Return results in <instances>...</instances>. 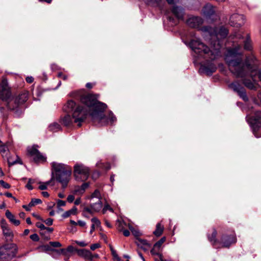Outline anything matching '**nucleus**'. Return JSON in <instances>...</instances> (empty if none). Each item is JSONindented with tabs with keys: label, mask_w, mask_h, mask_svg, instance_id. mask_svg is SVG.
<instances>
[{
	"label": "nucleus",
	"mask_w": 261,
	"mask_h": 261,
	"mask_svg": "<svg viewBox=\"0 0 261 261\" xmlns=\"http://www.w3.org/2000/svg\"><path fill=\"white\" fill-rule=\"evenodd\" d=\"M241 46L238 45L234 48H229L225 55V60L228 64L229 70L236 76L244 77L247 75V72H249L253 82L250 80L244 79V85L249 89L255 90L257 84L255 82L256 75L261 82V72L256 67L251 66L247 63L242 62L241 57V54L239 52Z\"/></svg>",
	"instance_id": "1"
},
{
	"label": "nucleus",
	"mask_w": 261,
	"mask_h": 261,
	"mask_svg": "<svg viewBox=\"0 0 261 261\" xmlns=\"http://www.w3.org/2000/svg\"><path fill=\"white\" fill-rule=\"evenodd\" d=\"M202 30L208 34L210 37L211 49H210L198 39H193L189 43V46L192 50L197 55V58L202 57L205 59L213 60L220 55L221 44L220 39L225 38L228 31L224 27L219 29L210 27H204Z\"/></svg>",
	"instance_id": "2"
},
{
	"label": "nucleus",
	"mask_w": 261,
	"mask_h": 261,
	"mask_svg": "<svg viewBox=\"0 0 261 261\" xmlns=\"http://www.w3.org/2000/svg\"><path fill=\"white\" fill-rule=\"evenodd\" d=\"M81 101L88 108V114L93 121L100 125L109 124H112L116 121V118L110 112L108 116H106L103 112L107 108V105L97 100V97L93 94H84L81 97Z\"/></svg>",
	"instance_id": "3"
},
{
	"label": "nucleus",
	"mask_w": 261,
	"mask_h": 261,
	"mask_svg": "<svg viewBox=\"0 0 261 261\" xmlns=\"http://www.w3.org/2000/svg\"><path fill=\"white\" fill-rule=\"evenodd\" d=\"M52 176L51 180L56 179L65 188L70 180L72 173L71 167L62 163L53 162L51 164Z\"/></svg>",
	"instance_id": "4"
},
{
	"label": "nucleus",
	"mask_w": 261,
	"mask_h": 261,
	"mask_svg": "<svg viewBox=\"0 0 261 261\" xmlns=\"http://www.w3.org/2000/svg\"><path fill=\"white\" fill-rule=\"evenodd\" d=\"M85 108H82L81 106H76V104L73 100H69L64 106L63 110L68 112H72V117L74 119V122L77 123L79 126H81L82 123L86 119L88 114V108L84 104Z\"/></svg>",
	"instance_id": "5"
},
{
	"label": "nucleus",
	"mask_w": 261,
	"mask_h": 261,
	"mask_svg": "<svg viewBox=\"0 0 261 261\" xmlns=\"http://www.w3.org/2000/svg\"><path fill=\"white\" fill-rule=\"evenodd\" d=\"M17 252V247L14 243L6 244L0 246V261H10Z\"/></svg>",
	"instance_id": "6"
},
{
	"label": "nucleus",
	"mask_w": 261,
	"mask_h": 261,
	"mask_svg": "<svg viewBox=\"0 0 261 261\" xmlns=\"http://www.w3.org/2000/svg\"><path fill=\"white\" fill-rule=\"evenodd\" d=\"M73 174L78 181L86 180L90 174V169L83 164H76L74 166Z\"/></svg>",
	"instance_id": "7"
},
{
	"label": "nucleus",
	"mask_w": 261,
	"mask_h": 261,
	"mask_svg": "<svg viewBox=\"0 0 261 261\" xmlns=\"http://www.w3.org/2000/svg\"><path fill=\"white\" fill-rule=\"evenodd\" d=\"M246 119L248 122L250 124V126L253 128V134L256 138L261 137V135H258L256 132V129L258 126L259 124H261V112L256 111L254 114V116L249 117L246 116Z\"/></svg>",
	"instance_id": "8"
},
{
	"label": "nucleus",
	"mask_w": 261,
	"mask_h": 261,
	"mask_svg": "<svg viewBox=\"0 0 261 261\" xmlns=\"http://www.w3.org/2000/svg\"><path fill=\"white\" fill-rule=\"evenodd\" d=\"M37 147L38 146L36 145L29 147L27 149L29 154L33 158L34 162L37 163L46 162V156L39 152Z\"/></svg>",
	"instance_id": "9"
},
{
	"label": "nucleus",
	"mask_w": 261,
	"mask_h": 261,
	"mask_svg": "<svg viewBox=\"0 0 261 261\" xmlns=\"http://www.w3.org/2000/svg\"><path fill=\"white\" fill-rule=\"evenodd\" d=\"M228 87L237 92L243 100L246 101L248 100L245 89L238 82L230 84Z\"/></svg>",
	"instance_id": "10"
},
{
	"label": "nucleus",
	"mask_w": 261,
	"mask_h": 261,
	"mask_svg": "<svg viewBox=\"0 0 261 261\" xmlns=\"http://www.w3.org/2000/svg\"><path fill=\"white\" fill-rule=\"evenodd\" d=\"M237 238L235 233L232 232L229 234L226 233L222 236L221 244L223 247H229L231 244L236 243Z\"/></svg>",
	"instance_id": "11"
},
{
	"label": "nucleus",
	"mask_w": 261,
	"mask_h": 261,
	"mask_svg": "<svg viewBox=\"0 0 261 261\" xmlns=\"http://www.w3.org/2000/svg\"><path fill=\"white\" fill-rule=\"evenodd\" d=\"M28 99V95L26 93H22L19 95L18 97L15 99V101L10 100L7 103V108L9 110H14L17 107L18 104L22 103L27 101Z\"/></svg>",
	"instance_id": "12"
},
{
	"label": "nucleus",
	"mask_w": 261,
	"mask_h": 261,
	"mask_svg": "<svg viewBox=\"0 0 261 261\" xmlns=\"http://www.w3.org/2000/svg\"><path fill=\"white\" fill-rule=\"evenodd\" d=\"M245 18L243 15L234 14L230 17L229 23L231 26L240 27L244 23Z\"/></svg>",
	"instance_id": "13"
},
{
	"label": "nucleus",
	"mask_w": 261,
	"mask_h": 261,
	"mask_svg": "<svg viewBox=\"0 0 261 261\" xmlns=\"http://www.w3.org/2000/svg\"><path fill=\"white\" fill-rule=\"evenodd\" d=\"M10 89L7 80L3 79L0 84V95L3 98H8L10 96Z\"/></svg>",
	"instance_id": "14"
},
{
	"label": "nucleus",
	"mask_w": 261,
	"mask_h": 261,
	"mask_svg": "<svg viewBox=\"0 0 261 261\" xmlns=\"http://www.w3.org/2000/svg\"><path fill=\"white\" fill-rule=\"evenodd\" d=\"M216 67L213 63H209L207 65H201L199 72L201 74H205L207 75H211L215 72Z\"/></svg>",
	"instance_id": "15"
},
{
	"label": "nucleus",
	"mask_w": 261,
	"mask_h": 261,
	"mask_svg": "<svg viewBox=\"0 0 261 261\" xmlns=\"http://www.w3.org/2000/svg\"><path fill=\"white\" fill-rule=\"evenodd\" d=\"M203 22L202 19L198 16H194L189 18L187 21V24L191 28H197Z\"/></svg>",
	"instance_id": "16"
},
{
	"label": "nucleus",
	"mask_w": 261,
	"mask_h": 261,
	"mask_svg": "<svg viewBox=\"0 0 261 261\" xmlns=\"http://www.w3.org/2000/svg\"><path fill=\"white\" fill-rule=\"evenodd\" d=\"M76 252L79 256L83 257L85 259L92 261L94 258V256L92 253L88 250L86 249H78L76 250Z\"/></svg>",
	"instance_id": "17"
},
{
	"label": "nucleus",
	"mask_w": 261,
	"mask_h": 261,
	"mask_svg": "<svg viewBox=\"0 0 261 261\" xmlns=\"http://www.w3.org/2000/svg\"><path fill=\"white\" fill-rule=\"evenodd\" d=\"M136 243L139 247L145 251L147 250L150 247V244L148 243L147 240L139 238H136Z\"/></svg>",
	"instance_id": "18"
},
{
	"label": "nucleus",
	"mask_w": 261,
	"mask_h": 261,
	"mask_svg": "<svg viewBox=\"0 0 261 261\" xmlns=\"http://www.w3.org/2000/svg\"><path fill=\"white\" fill-rule=\"evenodd\" d=\"M203 13L206 17H210L215 12L214 7L209 4H206L202 9Z\"/></svg>",
	"instance_id": "19"
},
{
	"label": "nucleus",
	"mask_w": 261,
	"mask_h": 261,
	"mask_svg": "<svg viewBox=\"0 0 261 261\" xmlns=\"http://www.w3.org/2000/svg\"><path fill=\"white\" fill-rule=\"evenodd\" d=\"M5 215L6 217L14 225L16 226L19 225L20 221L18 220H16L15 218V216L9 210L6 211Z\"/></svg>",
	"instance_id": "20"
},
{
	"label": "nucleus",
	"mask_w": 261,
	"mask_h": 261,
	"mask_svg": "<svg viewBox=\"0 0 261 261\" xmlns=\"http://www.w3.org/2000/svg\"><path fill=\"white\" fill-rule=\"evenodd\" d=\"M74 122V119L70 115H65L62 119V123L65 126H70Z\"/></svg>",
	"instance_id": "21"
},
{
	"label": "nucleus",
	"mask_w": 261,
	"mask_h": 261,
	"mask_svg": "<svg viewBox=\"0 0 261 261\" xmlns=\"http://www.w3.org/2000/svg\"><path fill=\"white\" fill-rule=\"evenodd\" d=\"M172 12L178 18H182L184 11L182 8L174 6L172 10Z\"/></svg>",
	"instance_id": "22"
},
{
	"label": "nucleus",
	"mask_w": 261,
	"mask_h": 261,
	"mask_svg": "<svg viewBox=\"0 0 261 261\" xmlns=\"http://www.w3.org/2000/svg\"><path fill=\"white\" fill-rule=\"evenodd\" d=\"M91 207L94 213L98 212L102 208V203L100 199H98L97 201L91 204Z\"/></svg>",
	"instance_id": "23"
},
{
	"label": "nucleus",
	"mask_w": 261,
	"mask_h": 261,
	"mask_svg": "<svg viewBox=\"0 0 261 261\" xmlns=\"http://www.w3.org/2000/svg\"><path fill=\"white\" fill-rule=\"evenodd\" d=\"M54 250L55 251V252H56L57 253H58L59 254H63L65 256H68L67 252L71 253V252H73L74 249V247L72 246H69L67 247L66 250H65L64 249H61L60 250Z\"/></svg>",
	"instance_id": "24"
},
{
	"label": "nucleus",
	"mask_w": 261,
	"mask_h": 261,
	"mask_svg": "<svg viewBox=\"0 0 261 261\" xmlns=\"http://www.w3.org/2000/svg\"><path fill=\"white\" fill-rule=\"evenodd\" d=\"M164 226L161 224V223H157L156 225V229L153 231V234L157 237H159L161 236L162 234L163 230H164Z\"/></svg>",
	"instance_id": "25"
},
{
	"label": "nucleus",
	"mask_w": 261,
	"mask_h": 261,
	"mask_svg": "<svg viewBox=\"0 0 261 261\" xmlns=\"http://www.w3.org/2000/svg\"><path fill=\"white\" fill-rule=\"evenodd\" d=\"M7 161L9 166H13L16 164H21V160L17 155L16 156L15 160L12 159V158L11 156L8 157Z\"/></svg>",
	"instance_id": "26"
},
{
	"label": "nucleus",
	"mask_w": 261,
	"mask_h": 261,
	"mask_svg": "<svg viewBox=\"0 0 261 261\" xmlns=\"http://www.w3.org/2000/svg\"><path fill=\"white\" fill-rule=\"evenodd\" d=\"M244 42V49L248 50H250L252 48L251 41L250 37L247 35L246 40Z\"/></svg>",
	"instance_id": "27"
},
{
	"label": "nucleus",
	"mask_w": 261,
	"mask_h": 261,
	"mask_svg": "<svg viewBox=\"0 0 261 261\" xmlns=\"http://www.w3.org/2000/svg\"><path fill=\"white\" fill-rule=\"evenodd\" d=\"M77 208L75 206L73 207L71 210L65 212L62 215L64 218H67L71 215H74L76 213Z\"/></svg>",
	"instance_id": "28"
},
{
	"label": "nucleus",
	"mask_w": 261,
	"mask_h": 261,
	"mask_svg": "<svg viewBox=\"0 0 261 261\" xmlns=\"http://www.w3.org/2000/svg\"><path fill=\"white\" fill-rule=\"evenodd\" d=\"M217 231L215 229H214L213 231V232L212 233V235L211 237H208V240L209 241L213 244L215 245L217 243V239H216V236H217Z\"/></svg>",
	"instance_id": "29"
},
{
	"label": "nucleus",
	"mask_w": 261,
	"mask_h": 261,
	"mask_svg": "<svg viewBox=\"0 0 261 261\" xmlns=\"http://www.w3.org/2000/svg\"><path fill=\"white\" fill-rule=\"evenodd\" d=\"M117 224L118 229L119 231H122L124 229L125 227H126L127 224L123 221L118 220L117 221Z\"/></svg>",
	"instance_id": "30"
},
{
	"label": "nucleus",
	"mask_w": 261,
	"mask_h": 261,
	"mask_svg": "<svg viewBox=\"0 0 261 261\" xmlns=\"http://www.w3.org/2000/svg\"><path fill=\"white\" fill-rule=\"evenodd\" d=\"M145 3L149 6H157L161 0H143Z\"/></svg>",
	"instance_id": "31"
},
{
	"label": "nucleus",
	"mask_w": 261,
	"mask_h": 261,
	"mask_svg": "<svg viewBox=\"0 0 261 261\" xmlns=\"http://www.w3.org/2000/svg\"><path fill=\"white\" fill-rule=\"evenodd\" d=\"M8 150V146L5 144H0V153L4 156Z\"/></svg>",
	"instance_id": "32"
},
{
	"label": "nucleus",
	"mask_w": 261,
	"mask_h": 261,
	"mask_svg": "<svg viewBox=\"0 0 261 261\" xmlns=\"http://www.w3.org/2000/svg\"><path fill=\"white\" fill-rule=\"evenodd\" d=\"M53 180H49V181L45 182H40L39 184H40L39 186V189L41 190H44L47 189V186L50 185Z\"/></svg>",
	"instance_id": "33"
},
{
	"label": "nucleus",
	"mask_w": 261,
	"mask_h": 261,
	"mask_svg": "<svg viewBox=\"0 0 261 261\" xmlns=\"http://www.w3.org/2000/svg\"><path fill=\"white\" fill-rule=\"evenodd\" d=\"M42 203V201L40 199L33 198L32 199L31 202L29 203L30 206H34L37 204H41Z\"/></svg>",
	"instance_id": "34"
},
{
	"label": "nucleus",
	"mask_w": 261,
	"mask_h": 261,
	"mask_svg": "<svg viewBox=\"0 0 261 261\" xmlns=\"http://www.w3.org/2000/svg\"><path fill=\"white\" fill-rule=\"evenodd\" d=\"M3 232L4 235L6 238H11L13 237V232L10 230V228L5 229L3 231Z\"/></svg>",
	"instance_id": "35"
},
{
	"label": "nucleus",
	"mask_w": 261,
	"mask_h": 261,
	"mask_svg": "<svg viewBox=\"0 0 261 261\" xmlns=\"http://www.w3.org/2000/svg\"><path fill=\"white\" fill-rule=\"evenodd\" d=\"M158 247H155L154 245L153 248L151 250L150 252L152 255H156L160 257V258H162V255L158 252Z\"/></svg>",
	"instance_id": "36"
},
{
	"label": "nucleus",
	"mask_w": 261,
	"mask_h": 261,
	"mask_svg": "<svg viewBox=\"0 0 261 261\" xmlns=\"http://www.w3.org/2000/svg\"><path fill=\"white\" fill-rule=\"evenodd\" d=\"M128 227H129V229L132 231V233L136 237L138 238L140 236V232L138 230H136L132 226H130L129 225H128Z\"/></svg>",
	"instance_id": "37"
},
{
	"label": "nucleus",
	"mask_w": 261,
	"mask_h": 261,
	"mask_svg": "<svg viewBox=\"0 0 261 261\" xmlns=\"http://www.w3.org/2000/svg\"><path fill=\"white\" fill-rule=\"evenodd\" d=\"M49 128L50 130L56 131L59 129L60 125L58 123H53L49 125Z\"/></svg>",
	"instance_id": "38"
},
{
	"label": "nucleus",
	"mask_w": 261,
	"mask_h": 261,
	"mask_svg": "<svg viewBox=\"0 0 261 261\" xmlns=\"http://www.w3.org/2000/svg\"><path fill=\"white\" fill-rule=\"evenodd\" d=\"M100 193L98 190H96L91 195V199L97 198L98 199L100 200Z\"/></svg>",
	"instance_id": "39"
},
{
	"label": "nucleus",
	"mask_w": 261,
	"mask_h": 261,
	"mask_svg": "<svg viewBox=\"0 0 261 261\" xmlns=\"http://www.w3.org/2000/svg\"><path fill=\"white\" fill-rule=\"evenodd\" d=\"M165 237L161 238L158 242L155 243V247H158V249H160L162 244L165 241Z\"/></svg>",
	"instance_id": "40"
},
{
	"label": "nucleus",
	"mask_w": 261,
	"mask_h": 261,
	"mask_svg": "<svg viewBox=\"0 0 261 261\" xmlns=\"http://www.w3.org/2000/svg\"><path fill=\"white\" fill-rule=\"evenodd\" d=\"M91 222L93 223L92 224H95V226L98 227L100 225V221L96 218L93 217L91 219Z\"/></svg>",
	"instance_id": "41"
},
{
	"label": "nucleus",
	"mask_w": 261,
	"mask_h": 261,
	"mask_svg": "<svg viewBox=\"0 0 261 261\" xmlns=\"http://www.w3.org/2000/svg\"><path fill=\"white\" fill-rule=\"evenodd\" d=\"M107 211H110L111 212H114L113 209L109 204H106L102 209L103 214H105Z\"/></svg>",
	"instance_id": "42"
},
{
	"label": "nucleus",
	"mask_w": 261,
	"mask_h": 261,
	"mask_svg": "<svg viewBox=\"0 0 261 261\" xmlns=\"http://www.w3.org/2000/svg\"><path fill=\"white\" fill-rule=\"evenodd\" d=\"M83 213H89L90 214H93V213H94V212L93 211L92 208L90 206V207H85L84 208Z\"/></svg>",
	"instance_id": "43"
},
{
	"label": "nucleus",
	"mask_w": 261,
	"mask_h": 261,
	"mask_svg": "<svg viewBox=\"0 0 261 261\" xmlns=\"http://www.w3.org/2000/svg\"><path fill=\"white\" fill-rule=\"evenodd\" d=\"M83 213H89L90 214H93V213H94V212L93 211L92 208L90 206V207H85L84 208Z\"/></svg>",
	"instance_id": "44"
},
{
	"label": "nucleus",
	"mask_w": 261,
	"mask_h": 261,
	"mask_svg": "<svg viewBox=\"0 0 261 261\" xmlns=\"http://www.w3.org/2000/svg\"><path fill=\"white\" fill-rule=\"evenodd\" d=\"M1 227H2L3 231L5 229L9 228L8 224L6 223V221L4 220H3L1 222Z\"/></svg>",
	"instance_id": "45"
},
{
	"label": "nucleus",
	"mask_w": 261,
	"mask_h": 261,
	"mask_svg": "<svg viewBox=\"0 0 261 261\" xmlns=\"http://www.w3.org/2000/svg\"><path fill=\"white\" fill-rule=\"evenodd\" d=\"M98 167L99 168H104L106 170H108L110 169V166L109 164H107L106 165H104L102 163H99L97 164Z\"/></svg>",
	"instance_id": "46"
},
{
	"label": "nucleus",
	"mask_w": 261,
	"mask_h": 261,
	"mask_svg": "<svg viewBox=\"0 0 261 261\" xmlns=\"http://www.w3.org/2000/svg\"><path fill=\"white\" fill-rule=\"evenodd\" d=\"M81 190L82 189L80 187H77L75 188L73 193L74 194L82 195L84 193V192H82Z\"/></svg>",
	"instance_id": "47"
},
{
	"label": "nucleus",
	"mask_w": 261,
	"mask_h": 261,
	"mask_svg": "<svg viewBox=\"0 0 261 261\" xmlns=\"http://www.w3.org/2000/svg\"><path fill=\"white\" fill-rule=\"evenodd\" d=\"M40 248H41L43 250L45 251H50V250L54 251V249H51L50 246L49 245H45L42 246L40 247ZM54 251H55L54 250Z\"/></svg>",
	"instance_id": "48"
},
{
	"label": "nucleus",
	"mask_w": 261,
	"mask_h": 261,
	"mask_svg": "<svg viewBox=\"0 0 261 261\" xmlns=\"http://www.w3.org/2000/svg\"><path fill=\"white\" fill-rule=\"evenodd\" d=\"M57 207L59 208L61 206H64L66 205V202L61 200H58L57 201Z\"/></svg>",
	"instance_id": "49"
},
{
	"label": "nucleus",
	"mask_w": 261,
	"mask_h": 261,
	"mask_svg": "<svg viewBox=\"0 0 261 261\" xmlns=\"http://www.w3.org/2000/svg\"><path fill=\"white\" fill-rule=\"evenodd\" d=\"M49 244L53 247H60L62 246L61 244L59 242H50Z\"/></svg>",
	"instance_id": "50"
},
{
	"label": "nucleus",
	"mask_w": 261,
	"mask_h": 261,
	"mask_svg": "<svg viewBox=\"0 0 261 261\" xmlns=\"http://www.w3.org/2000/svg\"><path fill=\"white\" fill-rule=\"evenodd\" d=\"M74 242L81 247H85L88 245V243H86L85 241H75Z\"/></svg>",
	"instance_id": "51"
},
{
	"label": "nucleus",
	"mask_w": 261,
	"mask_h": 261,
	"mask_svg": "<svg viewBox=\"0 0 261 261\" xmlns=\"http://www.w3.org/2000/svg\"><path fill=\"white\" fill-rule=\"evenodd\" d=\"M0 185L5 189H9L10 188V185L3 180H0Z\"/></svg>",
	"instance_id": "52"
},
{
	"label": "nucleus",
	"mask_w": 261,
	"mask_h": 261,
	"mask_svg": "<svg viewBox=\"0 0 261 261\" xmlns=\"http://www.w3.org/2000/svg\"><path fill=\"white\" fill-rule=\"evenodd\" d=\"M30 239L35 242H37L39 240V238L37 234L34 233L30 236Z\"/></svg>",
	"instance_id": "53"
},
{
	"label": "nucleus",
	"mask_w": 261,
	"mask_h": 261,
	"mask_svg": "<svg viewBox=\"0 0 261 261\" xmlns=\"http://www.w3.org/2000/svg\"><path fill=\"white\" fill-rule=\"evenodd\" d=\"M34 180L32 179H29L28 184L26 185L27 188L30 190H31L33 189L32 184L33 183Z\"/></svg>",
	"instance_id": "54"
},
{
	"label": "nucleus",
	"mask_w": 261,
	"mask_h": 261,
	"mask_svg": "<svg viewBox=\"0 0 261 261\" xmlns=\"http://www.w3.org/2000/svg\"><path fill=\"white\" fill-rule=\"evenodd\" d=\"M100 247V245L99 243H95L91 245L90 249L92 250H95V249L99 248Z\"/></svg>",
	"instance_id": "55"
},
{
	"label": "nucleus",
	"mask_w": 261,
	"mask_h": 261,
	"mask_svg": "<svg viewBox=\"0 0 261 261\" xmlns=\"http://www.w3.org/2000/svg\"><path fill=\"white\" fill-rule=\"evenodd\" d=\"M6 108L0 107V116H4L6 114Z\"/></svg>",
	"instance_id": "56"
},
{
	"label": "nucleus",
	"mask_w": 261,
	"mask_h": 261,
	"mask_svg": "<svg viewBox=\"0 0 261 261\" xmlns=\"http://www.w3.org/2000/svg\"><path fill=\"white\" fill-rule=\"evenodd\" d=\"M89 187V184L88 183H84L82 184V185L80 187L82 189L81 191L82 192H85V190Z\"/></svg>",
	"instance_id": "57"
},
{
	"label": "nucleus",
	"mask_w": 261,
	"mask_h": 261,
	"mask_svg": "<svg viewBox=\"0 0 261 261\" xmlns=\"http://www.w3.org/2000/svg\"><path fill=\"white\" fill-rule=\"evenodd\" d=\"M67 200L68 202L72 203L74 200V196L73 195H69L67 197Z\"/></svg>",
	"instance_id": "58"
},
{
	"label": "nucleus",
	"mask_w": 261,
	"mask_h": 261,
	"mask_svg": "<svg viewBox=\"0 0 261 261\" xmlns=\"http://www.w3.org/2000/svg\"><path fill=\"white\" fill-rule=\"evenodd\" d=\"M36 226L38 228H39L40 229H41V230H44L46 229V227L44 226V225L41 223H37L36 224Z\"/></svg>",
	"instance_id": "59"
},
{
	"label": "nucleus",
	"mask_w": 261,
	"mask_h": 261,
	"mask_svg": "<svg viewBox=\"0 0 261 261\" xmlns=\"http://www.w3.org/2000/svg\"><path fill=\"white\" fill-rule=\"evenodd\" d=\"M45 223L47 225H49V226L51 225L53 223V220L51 218H48L45 221Z\"/></svg>",
	"instance_id": "60"
},
{
	"label": "nucleus",
	"mask_w": 261,
	"mask_h": 261,
	"mask_svg": "<svg viewBox=\"0 0 261 261\" xmlns=\"http://www.w3.org/2000/svg\"><path fill=\"white\" fill-rule=\"evenodd\" d=\"M25 80L27 83H32L34 81V78L32 76H28Z\"/></svg>",
	"instance_id": "61"
},
{
	"label": "nucleus",
	"mask_w": 261,
	"mask_h": 261,
	"mask_svg": "<svg viewBox=\"0 0 261 261\" xmlns=\"http://www.w3.org/2000/svg\"><path fill=\"white\" fill-rule=\"evenodd\" d=\"M58 76L63 79L64 80H66L67 76L66 75L63 74L62 73L60 72L58 73Z\"/></svg>",
	"instance_id": "62"
},
{
	"label": "nucleus",
	"mask_w": 261,
	"mask_h": 261,
	"mask_svg": "<svg viewBox=\"0 0 261 261\" xmlns=\"http://www.w3.org/2000/svg\"><path fill=\"white\" fill-rule=\"evenodd\" d=\"M122 232H123V235L125 237H128L130 234V232H129V230H128L127 229H124L123 230V231Z\"/></svg>",
	"instance_id": "63"
},
{
	"label": "nucleus",
	"mask_w": 261,
	"mask_h": 261,
	"mask_svg": "<svg viewBox=\"0 0 261 261\" xmlns=\"http://www.w3.org/2000/svg\"><path fill=\"white\" fill-rule=\"evenodd\" d=\"M77 225L81 227H84L86 225V222L82 220H79Z\"/></svg>",
	"instance_id": "64"
}]
</instances>
